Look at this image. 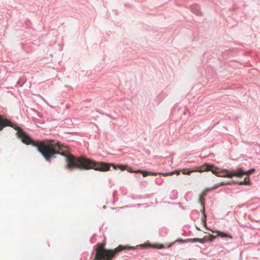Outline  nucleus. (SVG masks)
I'll list each match as a JSON object with an SVG mask.
<instances>
[{
	"label": "nucleus",
	"mask_w": 260,
	"mask_h": 260,
	"mask_svg": "<svg viewBox=\"0 0 260 260\" xmlns=\"http://www.w3.org/2000/svg\"><path fill=\"white\" fill-rule=\"evenodd\" d=\"M128 171L129 172H135V171H133L131 169H129V170H128Z\"/></svg>",
	"instance_id": "obj_18"
},
{
	"label": "nucleus",
	"mask_w": 260,
	"mask_h": 260,
	"mask_svg": "<svg viewBox=\"0 0 260 260\" xmlns=\"http://www.w3.org/2000/svg\"><path fill=\"white\" fill-rule=\"evenodd\" d=\"M198 170H191L187 171L185 169H183L181 170V172L183 174H186V175H189L191 173L198 172Z\"/></svg>",
	"instance_id": "obj_12"
},
{
	"label": "nucleus",
	"mask_w": 260,
	"mask_h": 260,
	"mask_svg": "<svg viewBox=\"0 0 260 260\" xmlns=\"http://www.w3.org/2000/svg\"><path fill=\"white\" fill-rule=\"evenodd\" d=\"M237 171H241L242 172V173L241 174V175H240V177H241L243 175H246L247 176L250 175V174H251L252 173H253L255 171V169H252L249 170L248 171L244 172L241 169H240L238 170Z\"/></svg>",
	"instance_id": "obj_9"
},
{
	"label": "nucleus",
	"mask_w": 260,
	"mask_h": 260,
	"mask_svg": "<svg viewBox=\"0 0 260 260\" xmlns=\"http://www.w3.org/2000/svg\"><path fill=\"white\" fill-rule=\"evenodd\" d=\"M224 184H224V183H221V184H220V185H224Z\"/></svg>",
	"instance_id": "obj_19"
},
{
	"label": "nucleus",
	"mask_w": 260,
	"mask_h": 260,
	"mask_svg": "<svg viewBox=\"0 0 260 260\" xmlns=\"http://www.w3.org/2000/svg\"><path fill=\"white\" fill-rule=\"evenodd\" d=\"M15 129L17 131L18 137L21 139L22 142L26 144H31L36 146L38 151L42 154L45 159L50 160V158L54 155L59 154L66 157L67 163L66 169H70L73 167H80L76 162H83V159L81 158L76 159L73 154L69 153V148L59 142L53 140H46L44 141L36 142L30 139L24 132L18 126H15Z\"/></svg>",
	"instance_id": "obj_1"
},
{
	"label": "nucleus",
	"mask_w": 260,
	"mask_h": 260,
	"mask_svg": "<svg viewBox=\"0 0 260 260\" xmlns=\"http://www.w3.org/2000/svg\"><path fill=\"white\" fill-rule=\"evenodd\" d=\"M76 158L79 159L81 158L83 159V162H76V164H78L79 166H81L80 167H73L70 170H72L73 169H78L79 170H88L90 169H93L95 170H98L99 171H107L109 170L110 166H113L114 169H116L117 168L121 169V170H124L126 168V167L123 165H118L117 166H115L113 164H108L104 162H96L94 161H92L89 159L86 158L84 157L81 156L79 157H76Z\"/></svg>",
	"instance_id": "obj_2"
},
{
	"label": "nucleus",
	"mask_w": 260,
	"mask_h": 260,
	"mask_svg": "<svg viewBox=\"0 0 260 260\" xmlns=\"http://www.w3.org/2000/svg\"><path fill=\"white\" fill-rule=\"evenodd\" d=\"M134 173H141L143 177H146V176H148V175H149V174H150L149 172L146 171H142V170H140L135 171Z\"/></svg>",
	"instance_id": "obj_11"
},
{
	"label": "nucleus",
	"mask_w": 260,
	"mask_h": 260,
	"mask_svg": "<svg viewBox=\"0 0 260 260\" xmlns=\"http://www.w3.org/2000/svg\"><path fill=\"white\" fill-rule=\"evenodd\" d=\"M216 188H217L216 186L215 187H212L211 189L210 188L205 189L204 190V191L201 193V194L200 195V198H199V201H200V203H201L202 205L203 206V217L202 218V221L203 222L204 226H206V214H205V212H204V204L205 199H204V197L205 196H206V193H207V192L208 191H209V190H210L212 189H215Z\"/></svg>",
	"instance_id": "obj_6"
},
{
	"label": "nucleus",
	"mask_w": 260,
	"mask_h": 260,
	"mask_svg": "<svg viewBox=\"0 0 260 260\" xmlns=\"http://www.w3.org/2000/svg\"><path fill=\"white\" fill-rule=\"evenodd\" d=\"M250 184V179L249 177H245L244 179V181L241 182L239 183V185H249Z\"/></svg>",
	"instance_id": "obj_13"
},
{
	"label": "nucleus",
	"mask_w": 260,
	"mask_h": 260,
	"mask_svg": "<svg viewBox=\"0 0 260 260\" xmlns=\"http://www.w3.org/2000/svg\"><path fill=\"white\" fill-rule=\"evenodd\" d=\"M207 238L205 237L203 239L194 238L193 239H189L188 241L191 242H199L201 243H203L207 241Z\"/></svg>",
	"instance_id": "obj_10"
},
{
	"label": "nucleus",
	"mask_w": 260,
	"mask_h": 260,
	"mask_svg": "<svg viewBox=\"0 0 260 260\" xmlns=\"http://www.w3.org/2000/svg\"><path fill=\"white\" fill-rule=\"evenodd\" d=\"M7 126H10L14 129L15 126H17L8 119L4 118L3 116L0 115V130L2 131L4 127Z\"/></svg>",
	"instance_id": "obj_7"
},
{
	"label": "nucleus",
	"mask_w": 260,
	"mask_h": 260,
	"mask_svg": "<svg viewBox=\"0 0 260 260\" xmlns=\"http://www.w3.org/2000/svg\"><path fill=\"white\" fill-rule=\"evenodd\" d=\"M159 174L162 175L164 176H167L172 175L173 174H174V172L165 173H159Z\"/></svg>",
	"instance_id": "obj_15"
},
{
	"label": "nucleus",
	"mask_w": 260,
	"mask_h": 260,
	"mask_svg": "<svg viewBox=\"0 0 260 260\" xmlns=\"http://www.w3.org/2000/svg\"><path fill=\"white\" fill-rule=\"evenodd\" d=\"M212 232L213 233H216L217 234L216 236H220L222 238H229L230 239L233 238L232 236H231V235H228L226 233H223V232H220L219 231H216V232L212 231Z\"/></svg>",
	"instance_id": "obj_8"
},
{
	"label": "nucleus",
	"mask_w": 260,
	"mask_h": 260,
	"mask_svg": "<svg viewBox=\"0 0 260 260\" xmlns=\"http://www.w3.org/2000/svg\"><path fill=\"white\" fill-rule=\"evenodd\" d=\"M135 249L134 247L119 245L114 249H106L105 243H98L95 249L93 260H112L116 254L123 250Z\"/></svg>",
	"instance_id": "obj_3"
},
{
	"label": "nucleus",
	"mask_w": 260,
	"mask_h": 260,
	"mask_svg": "<svg viewBox=\"0 0 260 260\" xmlns=\"http://www.w3.org/2000/svg\"><path fill=\"white\" fill-rule=\"evenodd\" d=\"M157 174H159V173L155 172H150L149 175L155 176Z\"/></svg>",
	"instance_id": "obj_16"
},
{
	"label": "nucleus",
	"mask_w": 260,
	"mask_h": 260,
	"mask_svg": "<svg viewBox=\"0 0 260 260\" xmlns=\"http://www.w3.org/2000/svg\"><path fill=\"white\" fill-rule=\"evenodd\" d=\"M216 236H213L212 235H210L208 237H207V240H209V241H213Z\"/></svg>",
	"instance_id": "obj_14"
},
{
	"label": "nucleus",
	"mask_w": 260,
	"mask_h": 260,
	"mask_svg": "<svg viewBox=\"0 0 260 260\" xmlns=\"http://www.w3.org/2000/svg\"><path fill=\"white\" fill-rule=\"evenodd\" d=\"M174 173H175L177 175H179L180 174V171H175V172H173Z\"/></svg>",
	"instance_id": "obj_17"
},
{
	"label": "nucleus",
	"mask_w": 260,
	"mask_h": 260,
	"mask_svg": "<svg viewBox=\"0 0 260 260\" xmlns=\"http://www.w3.org/2000/svg\"><path fill=\"white\" fill-rule=\"evenodd\" d=\"M242 173L241 171H234L233 172H229L227 170H224L219 171V173L218 174V176L232 178L234 176L240 177V175Z\"/></svg>",
	"instance_id": "obj_4"
},
{
	"label": "nucleus",
	"mask_w": 260,
	"mask_h": 260,
	"mask_svg": "<svg viewBox=\"0 0 260 260\" xmlns=\"http://www.w3.org/2000/svg\"><path fill=\"white\" fill-rule=\"evenodd\" d=\"M209 171H211L214 174L217 176L218 174L219 173V171H218V169L217 168H215L213 165L207 164H205L200 167L199 169L198 170L199 172Z\"/></svg>",
	"instance_id": "obj_5"
}]
</instances>
